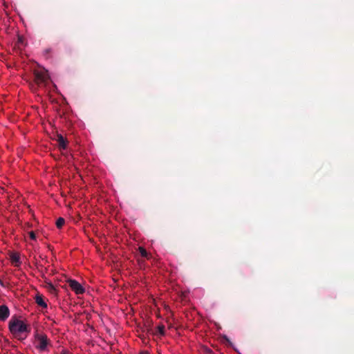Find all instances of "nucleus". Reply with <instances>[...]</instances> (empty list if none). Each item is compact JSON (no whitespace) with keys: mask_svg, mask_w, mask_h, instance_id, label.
Masks as SVG:
<instances>
[{"mask_svg":"<svg viewBox=\"0 0 354 354\" xmlns=\"http://www.w3.org/2000/svg\"><path fill=\"white\" fill-rule=\"evenodd\" d=\"M225 339H226L227 342H228V344L230 345H232V342L230 341V339L228 338H227V337H225Z\"/></svg>","mask_w":354,"mask_h":354,"instance_id":"2eb2a0df","label":"nucleus"},{"mask_svg":"<svg viewBox=\"0 0 354 354\" xmlns=\"http://www.w3.org/2000/svg\"><path fill=\"white\" fill-rule=\"evenodd\" d=\"M62 354H67L66 352H63Z\"/></svg>","mask_w":354,"mask_h":354,"instance_id":"6ab92c4d","label":"nucleus"},{"mask_svg":"<svg viewBox=\"0 0 354 354\" xmlns=\"http://www.w3.org/2000/svg\"><path fill=\"white\" fill-rule=\"evenodd\" d=\"M48 291L52 294H56V289L52 283H48L47 286Z\"/></svg>","mask_w":354,"mask_h":354,"instance_id":"9b49d317","label":"nucleus"},{"mask_svg":"<svg viewBox=\"0 0 354 354\" xmlns=\"http://www.w3.org/2000/svg\"><path fill=\"white\" fill-rule=\"evenodd\" d=\"M19 41L22 42V39L21 37L19 38Z\"/></svg>","mask_w":354,"mask_h":354,"instance_id":"a211bd4d","label":"nucleus"},{"mask_svg":"<svg viewBox=\"0 0 354 354\" xmlns=\"http://www.w3.org/2000/svg\"><path fill=\"white\" fill-rule=\"evenodd\" d=\"M0 286L2 287H6L4 283L3 282V281L1 279H0Z\"/></svg>","mask_w":354,"mask_h":354,"instance_id":"4468645a","label":"nucleus"},{"mask_svg":"<svg viewBox=\"0 0 354 354\" xmlns=\"http://www.w3.org/2000/svg\"><path fill=\"white\" fill-rule=\"evenodd\" d=\"M35 299V302L38 306L45 308H47V304L44 301V297L41 295L37 294Z\"/></svg>","mask_w":354,"mask_h":354,"instance_id":"0eeeda50","label":"nucleus"},{"mask_svg":"<svg viewBox=\"0 0 354 354\" xmlns=\"http://www.w3.org/2000/svg\"><path fill=\"white\" fill-rule=\"evenodd\" d=\"M35 82L38 85L45 84L49 79L48 74L46 71L39 70L34 71Z\"/></svg>","mask_w":354,"mask_h":354,"instance_id":"f03ea898","label":"nucleus"},{"mask_svg":"<svg viewBox=\"0 0 354 354\" xmlns=\"http://www.w3.org/2000/svg\"><path fill=\"white\" fill-rule=\"evenodd\" d=\"M10 315V310L8 307L6 305L0 306V320L5 321L6 320Z\"/></svg>","mask_w":354,"mask_h":354,"instance_id":"423d86ee","label":"nucleus"},{"mask_svg":"<svg viewBox=\"0 0 354 354\" xmlns=\"http://www.w3.org/2000/svg\"><path fill=\"white\" fill-rule=\"evenodd\" d=\"M207 353H209L212 354V350H210V349H207Z\"/></svg>","mask_w":354,"mask_h":354,"instance_id":"f3484780","label":"nucleus"},{"mask_svg":"<svg viewBox=\"0 0 354 354\" xmlns=\"http://www.w3.org/2000/svg\"><path fill=\"white\" fill-rule=\"evenodd\" d=\"M157 330H158V332L160 333V335H164L165 333V326L161 324V325H159L158 327H157Z\"/></svg>","mask_w":354,"mask_h":354,"instance_id":"f8f14e48","label":"nucleus"},{"mask_svg":"<svg viewBox=\"0 0 354 354\" xmlns=\"http://www.w3.org/2000/svg\"><path fill=\"white\" fill-rule=\"evenodd\" d=\"M45 51H46V53H50L51 51V49L50 48H48Z\"/></svg>","mask_w":354,"mask_h":354,"instance_id":"dca6fc26","label":"nucleus"},{"mask_svg":"<svg viewBox=\"0 0 354 354\" xmlns=\"http://www.w3.org/2000/svg\"><path fill=\"white\" fill-rule=\"evenodd\" d=\"M29 236L32 240L36 239V235L33 231L29 232Z\"/></svg>","mask_w":354,"mask_h":354,"instance_id":"ddd939ff","label":"nucleus"},{"mask_svg":"<svg viewBox=\"0 0 354 354\" xmlns=\"http://www.w3.org/2000/svg\"><path fill=\"white\" fill-rule=\"evenodd\" d=\"M35 337L38 342V345L36 346V348L40 351H45L48 344V339L47 336L46 335H40L37 333Z\"/></svg>","mask_w":354,"mask_h":354,"instance_id":"7ed1b4c3","label":"nucleus"},{"mask_svg":"<svg viewBox=\"0 0 354 354\" xmlns=\"http://www.w3.org/2000/svg\"><path fill=\"white\" fill-rule=\"evenodd\" d=\"M139 252L142 257L147 258V259L149 258L148 252L144 248L140 247Z\"/></svg>","mask_w":354,"mask_h":354,"instance_id":"9d476101","label":"nucleus"},{"mask_svg":"<svg viewBox=\"0 0 354 354\" xmlns=\"http://www.w3.org/2000/svg\"><path fill=\"white\" fill-rule=\"evenodd\" d=\"M10 333L19 340H24L30 331V328L23 321L12 317L9 322Z\"/></svg>","mask_w":354,"mask_h":354,"instance_id":"f257e3e1","label":"nucleus"},{"mask_svg":"<svg viewBox=\"0 0 354 354\" xmlns=\"http://www.w3.org/2000/svg\"><path fill=\"white\" fill-rule=\"evenodd\" d=\"M10 260L12 264L15 265V266L18 267L20 266V257L17 253H12L10 255Z\"/></svg>","mask_w":354,"mask_h":354,"instance_id":"6e6552de","label":"nucleus"},{"mask_svg":"<svg viewBox=\"0 0 354 354\" xmlns=\"http://www.w3.org/2000/svg\"><path fill=\"white\" fill-rule=\"evenodd\" d=\"M67 283L72 290H73L75 294L77 295H81L83 294L85 292L84 288L82 287V286L77 282L75 279H68Z\"/></svg>","mask_w":354,"mask_h":354,"instance_id":"20e7f679","label":"nucleus"},{"mask_svg":"<svg viewBox=\"0 0 354 354\" xmlns=\"http://www.w3.org/2000/svg\"><path fill=\"white\" fill-rule=\"evenodd\" d=\"M55 140L57 141L60 149H66L67 148L68 141L62 134H57Z\"/></svg>","mask_w":354,"mask_h":354,"instance_id":"39448f33","label":"nucleus"},{"mask_svg":"<svg viewBox=\"0 0 354 354\" xmlns=\"http://www.w3.org/2000/svg\"><path fill=\"white\" fill-rule=\"evenodd\" d=\"M65 223V220L64 218H62V217H59L57 221H56V226L57 228L60 229L63 227V225H64Z\"/></svg>","mask_w":354,"mask_h":354,"instance_id":"1a4fd4ad","label":"nucleus"}]
</instances>
